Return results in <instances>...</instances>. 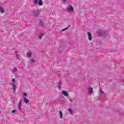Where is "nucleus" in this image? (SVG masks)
Returning <instances> with one entry per match:
<instances>
[{
    "instance_id": "1",
    "label": "nucleus",
    "mask_w": 124,
    "mask_h": 124,
    "mask_svg": "<svg viewBox=\"0 0 124 124\" xmlns=\"http://www.w3.org/2000/svg\"><path fill=\"white\" fill-rule=\"evenodd\" d=\"M42 11V10L41 9H37L36 10H33L32 12L33 15L34 16V17H37V16H38V15L40 14V13Z\"/></svg>"
},
{
    "instance_id": "2",
    "label": "nucleus",
    "mask_w": 124,
    "mask_h": 124,
    "mask_svg": "<svg viewBox=\"0 0 124 124\" xmlns=\"http://www.w3.org/2000/svg\"><path fill=\"white\" fill-rule=\"evenodd\" d=\"M99 36H106L107 34V31L106 30H100L98 31Z\"/></svg>"
},
{
    "instance_id": "3",
    "label": "nucleus",
    "mask_w": 124,
    "mask_h": 124,
    "mask_svg": "<svg viewBox=\"0 0 124 124\" xmlns=\"http://www.w3.org/2000/svg\"><path fill=\"white\" fill-rule=\"evenodd\" d=\"M16 81V79H13L12 82V84H11V85L13 87V90L14 93H15V92H16V85L14 84V83H15Z\"/></svg>"
},
{
    "instance_id": "4",
    "label": "nucleus",
    "mask_w": 124,
    "mask_h": 124,
    "mask_svg": "<svg viewBox=\"0 0 124 124\" xmlns=\"http://www.w3.org/2000/svg\"><path fill=\"white\" fill-rule=\"evenodd\" d=\"M34 4H38V5L41 6L43 4V2H42V0H35L34 1Z\"/></svg>"
},
{
    "instance_id": "5",
    "label": "nucleus",
    "mask_w": 124,
    "mask_h": 124,
    "mask_svg": "<svg viewBox=\"0 0 124 124\" xmlns=\"http://www.w3.org/2000/svg\"><path fill=\"white\" fill-rule=\"evenodd\" d=\"M67 11L68 12H72L74 11V8H73V7L71 5H70L68 8H67Z\"/></svg>"
},
{
    "instance_id": "6",
    "label": "nucleus",
    "mask_w": 124,
    "mask_h": 124,
    "mask_svg": "<svg viewBox=\"0 0 124 124\" xmlns=\"http://www.w3.org/2000/svg\"><path fill=\"white\" fill-rule=\"evenodd\" d=\"M93 88H91V87L88 88V93L89 94H93Z\"/></svg>"
},
{
    "instance_id": "7",
    "label": "nucleus",
    "mask_w": 124,
    "mask_h": 124,
    "mask_svg": "<svg viewBox=\"0 0 124 124\" xmlns=\"http://www.w3.org/2000/svg\"><path fill=\"white\" fill-rule=\"evenodd\" d=\"M62 94H63V95H64V96H66L67 97H68V92L65 91H62Z\"/></svg>"
},
{
    "instance_id": "8",
    "label": "nucleus",
    "mask_w": 124,
    "mask_h": 124,
    "mask_svg": "<svg viewBox=\"0 0 124 124\" xmlns=\"http://www.w3.org/2000/svg\"><path fill=\"white\" fill-rule=\"evenodd\" d=\"M62 82L61 81V80H60L58 84V88L59 90H61V87H62Z\"/></svg>"
},
{
    "instance_id": "9",
    "label": "nucleus",
    "mask_w": 124,
    "mask_h": 124,
    "mask_svg": "<svg viewBox=\"0 0 124 124\" xmlns=\"http://www.w3.org/2000/svg\"><path fill=\"white\" fill-rule=\"evenodd\" d=\"M87 34L89 40L91 41L92 40V34L91 33V32H87Z\"/></svg>"
},
{
    "instance_id": "10",
    "label": "nucleus",
    "mask_w": 124,
    "mask_h": 124,
    "mask_svg": "<svg viewBox=\"0 0 124 124\" xmlns=\"http://www.w3.org/2000/svg\"><path fill=\"white\" fill-rule=\"evenodd\" d=\"M22 106V100H21L18 104V109L20 111L22 110V108H21V106Z\"/></svg>"
},
{
    "instance_id": "11",
    "label": "nucleus",
    "mask_w": 124,
    "mask_h": 124,
    "mask_svg": "<svg viewBox=\"0 0 124 124\" xmlns=\"http://www.w3.org/2000/svg\"><path fill=\"white\" fill-rule=\"evenodd\" d=\"M30 62H31V66H32L33 65V63L35 62V60L33 59H30Z\"/></svg>"
},
{
    "instance_id": "12",
    "label": "nucleus",
    "mask_w": 124,
    "mask_h": 124,
    "mask_svg": "<svg viewBox=\"0 0 124 124\" xmlns=\"http://www.w3.org/2000/svg\"><path fill=\"white\" fill-rule=\"evenodd\" d=\"M23 99H24V102H25L26 104H29V101L28 99H27V98L24 97Z\"/></svg>"
},
{
    "instance_id": "13",
    "label": "nucleus",
    "mask_w": 124,
    "mask_h": 124,
    "mask_svg": "<svg viewBox=\"0 0 124 124\" xmlns=\"http://www.w3.org/2000/svg\"><path fill=\"white\" fill-rule=\"evenodd\" d=\"M59 115L60 119H62L63 117V113H62V112H61V111H59Z\"/></svg>"
},
{
    "instance_id": "14",
    "label": "nucleus",
    "mask_w": 124,
    "mask_h": 124,
    "mask_svg": "<svg viewBox=\"0 0 124 124\" xmlns=\"http://www.w3.org/2000/svg\"><path fill=\"white\" fill-rule=\"evenodd\" d=\"M0 12L2 13H4V10L3 9V8L0 6Z\"/></svg>"
},
{
    "instance_id": "15",
    "label": "nucleus",
    "mask_w": 124,
    "mask_h": 124,
    "mask_svg": "<svg viewBox=\"0 0 124 124\" xmlns=\"http://www.w3.org/2000/svg\"><path fill=\"white\" fill-rule=\"evenodd\" d=\"M40 27H43V21L40 20V23L39 24Z\"/></svg>"
},
{
    "instance_id": "16",
    "label": "nucleus",
    "mask_w": 124,
    "mask_h": 124,
    "mask_svg": "<svg viewBox=\"0 0 124 124\" xmlns=\"http://www.w3.org/2000/svg\"><path fill=\"white\" fill-rule=\"evenodd\" d=\"M44 36V34L41 33L39 36V39H42V37Z\"/></svg>"
},
{
    "instance_id": "17",
    "label": "nucleus",
    "mask_w": 124,
    "mask_h": 124,
    "mask_svg": "<svg viewBox=\"0 0 124 124\" xmlns=\"http://www.w3.org/2000/svg\"><path fill=\"white\" fill-rule=\"evenodd\" d=\"M68 110L70 114H73V111H72V109H71V108H69Z\"/></svg>"
},
{
    "instance_id": "18",
    "label": "nucleus",
    "mask_w": 124,
    "mask_h": 124,
    "mask_svg": "<svg viewBox=\"0 0 124 124\" xmlns=\"http://www.w3.org/2000/svg\"><path fill=\"white\" fill-rule=\"evenodd\" d=\"M28 58H31V52H28L27 54Z\"/></svg>"
},
{
    "instance_id": "19",
    "label": "nucleus",
    "mask_w": 124,
    "mask_h": 124,
    "mask_svg": "<svg viewBox=\"0 0 124 124\" xmlns=\"http://www.w3.org/2000/svg\"><path fill=\"white\" fill-rule=\"evenodd\" d=\"M12 71L13 72H16L18 71L17 68H16V67L14 68L12 70Z\"/></svg>"
},
{
    "instance_id": "20",
    "label": "nucleus",
    "mask_w": 124,
    "mask_h": 124,
    "mask_svg": "<svg viewBox=\"0 0 124 124\" xmlns=\"http://www.w3.org/2000/svg\"><path fill=\"white\" fill-rule=\"evenodd\" d=\"M11 113H12V114H15V113H17V110H12V111H11Z\"/></svg>"
},
{
    "instance_id": "21",
    "label": "nucleus",
    "mask_w": 124,
    "mask_h": 124,
    "mask_svg": "<svg viewBox=\"0 0 124 124\" xmlns=\"http://www.w3.org/2000/svg\"><path fill=\"white\" fill-rule=\"evenodd\" d=\"M66 30H68V27H67V28H66L63 29L62 30V31H66Z\"/></svg>"
},
{
    "instance_id": "22",
    "label": "nucleus",
    "mask_w": 124,
    "mask_h": 124,
    "mask_svg": "<svg viewBox=\"0 0 124 124\" xmlns=\"http://www.w3.org/2000/svg\"><path fill=\"white\" fill-rule=\"evenodd\" d=\"M16 57L18 59L19 58V55H18V51H16Z\"/></svg>"
},
{
    "instance_id": "23",
    "label": "nucleus",
    "mask_w": 124,
    "mask_h": 124,
    "mask_svg": "<svg viewBox=\"0 0 124 124\" xmlns=\"http://www.w3.org/2000/svg\"><path fill=\"white\" fill-rule=\"evenodd\" d=\"M100 92L102 94L104 93V92H103V90H102V89H100Z\"/></svg>"
},
{
    "instance_id": "24",
    "label": "nucleus",
    "mask_w": 124,
    "mask_h": 124,
    "mask_svg": "<svg viewBox=\"0 0 124 124\" xmlns=\"http://www.w3.org/2000/svg\"><path fill=\"white\" fill-rule=\"evenodd\" d=\"M24 97H27V93H24Z\"/></svg>"
},
{
    "instance_id": "25",
    "label": "nucleus",
    "mask_w": 124,
    "mask_h": 124,
    "mask_svg": "<svg viewBox=\"0 0 124 124\" xmlns=\"http://www.w3.org/2000/svg\"><path fill=\"white\" fill-rule=\"evenodd\" d=\"M122 84H124V78H122Z\"/></svg>"
},
{
    "instance_id": "26",
    "label": "nucleus",
    "mask_w": 124,
    "mask_h": 124,
    "mask_svg": "<svg viewBox=\"0 0 124 124\" xmlns=\"http://www.w3.org/2000/svg\"><path fill=\"white\" fill-rule=\"evenodd\" d=\"M66 75H68V71H66Z\"/></svg>"
},
{
    "instance_id": "27",
    "label": "nucleus",
    "mask_w": 124,
    "mask_h": 124,
    "mask_svg": "<svg viewBox=\"0 0 124 124\" xmlns=\"http://www.w3.org/2000/svg\"><path fill=\"white\" fill-rule=\"evenodd\" d=\"M63 2H64V3L66 2V0H63Z\"/></svg>"
},
{
    "instance_id": "28",
    "label": "nucleus",
    "mask_w": 124,
    "mask_h": 124,
    "mask_svg": "<svg viewBox=\"0 0 124 124\" xmlns=\"http://www.w3.org/2000/svg\"><path fill=\"white\" fill-rule=\"evenodd\" d=\"M70 101H71V102H72V101H73V100H72V99H70Z\"/></svg>"
}]
</instances>
